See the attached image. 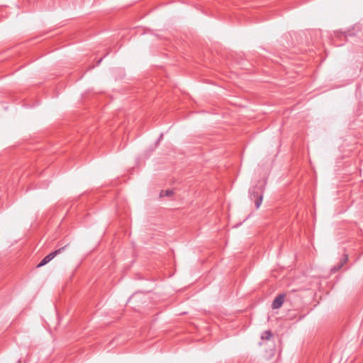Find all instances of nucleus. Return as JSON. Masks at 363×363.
<instances>
[{
    "label": "nucleus",
    "instance_id": "obj_3",
    "mask_svg": "<svg viewBox=\"0 0 363 363\" xmlns=\"http://www.w3.org/2000/svg\"><path fill=\"white\" fill-rule=\"evenodd\" d=\"M68 245L69 244H67L46 255L49 261L50 262L54 257H55L57 255H60L63 251H65V250L68 247Z\"/></svg>",
    "mask_w": 363,
    "mask_h": 363
},
{
    "label": "nucleus",
    "instance_id": "obj_4",
    "mask_svg": "<svg viewBox=\"0 0 363 363\" xmlns=\"http://www.w3.org/2000/svg\"><path fill=\"white\" fill-rule=\"evenodd\" d=\"M348 259V257L347 255H344V257L341 259V261L340 262L339 264H337V265L334 266L332 269H331V272H337L339 269H340L343 265L347 262Z\"/></svg>",
    "mask_w": 363,
    "mask_h": 363
},
{
    "label": "nucleus",
    "instance_id": "obj_7",
    "mask_svg": "<svg viewBox=\"0 0 363 363\" xmlns=\"http://www.w3.org/2000/svg\"><path fill=\"white\" fill-rule=\"evenodd\" d=\"M49 259H48L47 256H45L40 262V263L37 265V267H41L44 265H45L46 264H48L49 262Z\"/></svg>",
    "mask_w": 363,
    "mask_h": 363
},
{
    "label": "nucleus",
    "instance_id": "obj_8",
    "mask_svg": "<svg viewBox=\"0 0 363 363\" xmlns=\"http://www.w3.org/2000/svg\"><path fill=\"white\" fill-rule=\"evenodd\" d=\"M162 136H163V134L161 133L160 135V139H161L162 138Z\"/></svg>",
    "mask_w": 363,
    "mask_h": 363
},
{
    "label": "nucleus",
    "instance_id": "obj_9",
    "mask_svg": "<svg viewBox=\"0 0 363 363\" xmlns=\"http://www.w3.org/2000/svg\"><path fill=\"white\" fill-rule=\"evenodd\" d=\"M101 60H102V58H101V59L99 60L98 64H99V63L101 62Z\"/></svg>",
    "mask_w": 363,
    "mask_h": 363
},
{
    "label": "nucleus",
    "instance_id": "obj_1",
    "mask_svg": "<svg viewBox=\"0 0 363 363\" xmlns=\"http://www.w3.org/2000/svg\"><path fill=\"white\" fill-rule=\"evenodd\" d=\"M249 196L251 200H254L256 208H259L263 199L262 185H256L249 189Z\"/></svg>",
    "mask_w": 363,
    "mask_h": 363
},
{
    "label": "nucleus",
    "instance_id": "obj_5",
    "mask_svg": "<svg viewBox=\"0 0 363 363\" xmlns=\"http://www.w3.org/2000/svg\"><path fill=\"white\" fill-rule=\"evenodd\" d=\"M272 337V333L269 330H266L262 333L261 338L263 340H269Z\"/></svg>",
    "mask_w": 363,
    "mask_h": 363
},
{
    "label": "nucleus",
    "instance_id": "obj_2",
    "mask_svg": "<svg viewBox=\"0 0 363 363\" xmlns=\"http://www.w3.org/2000/svg\"><path fill=\"white\" fill-rule=\"evenodd\" d=\"M284 298H285V295L283 294L278 295L272 301V309L279 308L283 305V303L284 302Z\"/></svg>",
    "mask_w": 363,
    "mask_h": 363
},
{
    "label": "nucleus",
    "instance_id": "obj_6",
    "mask_svg": "<svg viewBox=\"0 0 363 363\" xmlns=\"http://www.w3.org/2000/svg\"><path fill=\"white\" fill-rule=\"evenodd\" d=\"M172 194H173V191L167 189V190H165V191H162L160 192V196L161 197H163V196H171Z\"/></svg>",
    "mask_w": 363,
    "mask_h": 363
},
{
    "label": "nucleus",
    "instance_id": "obj_10",
    "mask_svg": "<svg viewBox=\"0 0 363 363\" xmlns=\"http://www.w3.org/2000/svg\"><path fill=\"white\" fill-rule=\"evenodd\" d=\"M18 363H19V362H18Z\"/></svg>",
    "mask_w": 363,
    "mask_h": 363
}]
</instances>
